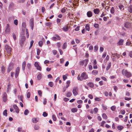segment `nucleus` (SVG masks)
I'll use <instances>...</instances> for the list:
<instances>
[{"instance_id":"dca6fc26","label":"nucleus","mask_w":132,"mask_h":132,"mask_svg":"<svg viewBox=\"0 0 132 132\" xmlns=\"http://www.w3.org/2000/svg\"><path fill=\"white\" fill-rule=\"evenodd\" d=\"M13 107L15 109L16 112L17 113H18L19 111V109L17 106L16 105H13Z\"/></svg>"},{"instance_id":"58836bf2","label":"nucleus","mask_w":132,"mask_h":132,"mask_svg":"<svg viewBox=\"0 0 132 132\" xmlns=\"http://www.w3.org/2000/svg\"><path fill=\"white\" fill-rule=\"evenodd\" d=\"M118 129L120 130H122L123 128V127L121 126H119L117 127Z\"/></svg>"},{"instance_id":"412c9836","label":"nucleus","mask_w":132,"mask_h":132,"mask_svg":"<svg viewBox=\"0 0 132 132\" xmlns=\"http://www.w3.org/2000/svg\"><path fill=\"white\" fill-rule=\"evenodd\" d=\"M25 40V37L24 36H22L20 40L21 43V44Z\"/></svg>"},{"instance_id":"f704fd0d","label":"nucleus","mask_w":132,"mask_h":132,"mask_svg":"<svg viewBox=\"0 0 132 132\" xmlns=\"http://www.w3.org/2000/svg\"><path fill=\"white\" fill-rule=\"evenodd\" d=\"M98 109L97 108H95L94 109V112L96 114L98 112Z\"/></svg>"},{"instance_id":"8fccbe9b","label":"nucleus","mask_w":132,"mask_h":132,"mask_svg":"<svg viewBox=\"0 0 132 132\" xmlns=\"http://www.w3.org/2000/svg\"><path fill=\"white\" fill-rule=\"evenodd\" d=\"M102 106L104 110H106V109H107V107L104 104H102Z\"/></svg>"},{"instance_id":"e433bc0d","label":"nucleus","mask_w":132,"mask_h":132,"mask_svg":"<svg viewBox=\"0 0 132 132\" xmlns=\"http://www.w3.org/2000/svg\"><path fill=\"white\" fill-rule=\"evenodd\" d=\"M111 13H112L113 14L114 13V8L113 7H112L111 10Z\"/></svg>"},{"instance_id":"a19ab883","label":"nucleus","mask_w":132,"mask_h":132,"mask_svg":"<svg viewBox=\"0 0 132 132\" xmlns=\"http://www.w3.org/2000/svg\"><path fill=\"white\" fill-rule=\"evenodd\" d=\"M48 85L51 87H52L53 86V83L52 82H50L49 83Z\"/></svg>"},{"instance_id":"a18cd8bd","label":"nucleus","mask_w":132,"mask_h":132,"mask_svg":"<svg viewBox=\"0 0 132 132\" xmlns=\"http://www.w3.org/2000/svg\"><path fill=\"white\" fill-rule=\"evenodd\" d=\"M34 41L33 40H32L30 43V46L29 47V48L30 49L32 46L33 44L34 43Z\"/></svg>"},{"instance_id":"39448f33","label":"nucleus","mask_w":132,"mask_h":132,"mask_svg":"<svg viewBox=\"0 0 132 132\" xmlns=\"http://www.w3.org/2000/svg\"><path fill=\"white\" fill-rule=\"evenodd\" d=\"M34 19L32 18L30 19L29 21L30 26L31 27V29L33 30L34 27Z\"/></svg>"},{"instance_id":"423d86ee","label":"nucleus","mask_w":132,"mask_h":132,"mask_svg":"<svg viewBox=\"0 0 132 132\" xmlns=\"http://www.w3.org/2000/svg\"><path fill=\"white\" fill-rule=\"evenodd\" d=\"M2 99L3 101L5 102H6L7 101V95L6 93H4Z\"/></svg>"},{"instance_id":"cd10ccee","label":"nucleus","mask_w":132,"mask_h":132,"mask_svg":"<svg viewBox=\"0 0 132 132\" xmlns=\"http://www.w3.org/2000/svg\"><path fill=\"white\" fill-rule=\"evenodd\" d=\"M7 110H5L4 111L3 113V115L5 116H7Z\"/></svg>"},{"instance_id":"6e6552de","label":"nucleus","mask_w":132,"mask_h":132,"mask_svg":"<svg viewBox=\"0 0 132 132\" xmlns=\"http://www.w3.org/2000/svg\"><path fill=\"white\" fill-rule=\"evenodd\" d=\"M10 31V28L9 24H7L5 27V31L6 33H9Z\"/></svg>"},{"instance_id":"72a5a7b5","label":"nucleus","mask_w":132,"mask_h":132,"mask_svg":"<svg viewBox=\"0 0 132 132\" xmlns=\"http://www.w3.org/2000/svg\"><path fill=\"white\" fill-rule=\"evenodd\" d=\"M116 108V107L115 106H113L111 107V110L113 111H115Z\"/></svg>"},{"instance_id":"a211bd4d","label":"nucleus","mask_w":132,"mask_h":132,"mask_svg":"<svg viewBox=\"0 0 132 132\" xmlns=\"http://www.w3.org/2000/svg\"><path fill=\"white\" fill-rule=\"evenodd\" d=\"M62 29L64 31H67L68 29V26L67 25L64 26Z\"/></svg>"},{"instance_id":"c03bdc74","label":"nucleus","mask_w":132,"mask_h":132,"mask_svg":"<svg viewBox=\"0 0 132 132\" xmlns=\"http://www.w3.org/2000/svg\"><path fill=\"white\" fill-rule=\"evenodd\" d=\"M95 100L96 101H101V99L98 97H95Z\"/></svg>"},{"instance_id":"09e8293b","label":"nucleus","mask_w":132,"mask_h":132,"mask_svg":"<svg viewBox=\"0 0 132 132\" xmlns=\"http://www.w3.org/2000/svg\"><path fill=\"white\" fill-rule=\"evenodd\" d=\"M14 23L16 26L18 24V21L17 19L15 20H14Z\"/></svg>"},{"instance_id":"1a4fd4ad","label":"nucleus","mask_w":132,"mask_h":132,"mask_svg":"<svg viewBox=\"0 0 132 132\" xmlns=\"http://www.w3.org/2000/svg\"><path fill=\"white\" fill-rule=\"evenodd\" d=\"M61 39L60 37L57 35H55V36L53 37L52 38V40L55 41L57 40H60Z\"/></svg>"},{"instance_id":"aec40b11","label":"nucleus","mask_w":132,"mask_h":132,"mask_svg":"<svg viewBox=\"0 0 132 132\" xmlns=\"http://www.w3.org/2000/svg\"><path fill=\"white\" fill-rule=\"evenodd\" d=\"M88 85L91 88H93L94 86V84L92 82H89L88 84Z\"/></svg>"},{"instance_id":"bb28decb","label":"nucleus","mask_w":132,"mask_h":132,"mask_svg":"<svg viewBox=\"0 0 132 132\" xmlns=\"http://www.w3.org/2000/svg\"><path fill=\"white\" fill-rule=\"evenodd\" d=\"M1 71L2 72V73L3 74H4L5 72V67L3 66H2L1 67Z\"/></svg>"},{"instance_id":"69168bd1","label":"nucleus","mask_w":132,"mask_h":132,"mask_svg":"<svg viewBox=\"0 0 132 132\" xmlns=\"http://www.w3.org/2000/svg\"><path fill=\"white\" fill-rule=\"evenodd\" d=\"M31 65L30 63H28L27 64V67L28 69H29L31 67Z\"/></svg>"},{"instance_id":"49530a36","label":"nucleus","mask_w":132,"mask_h":132,"mask_svg":"<svg viewBox=\"0 0 132 132\" xmlns=\"http://www.w3.org/2000/svg\"><path fill=\"white\" fill-rule=\"evenodd\" d=\"M41 77L42 76L40 74H39L37 76V78L38 80H40L41 79Z\"/></svg>"},{"instance_id":"13d9d810","label":"nucleus","mask_w":132,"mask_h":132,"mask_svg":"<svg viewBox=\"0 0 132 132\" xmlns=\"http://www.w3.org/2000/svg\"><path fill=\"white\" fill-rule=\"evenodd\" d=\"M30 93L29 92L28 93H27V97L28 98H29L30 97Z\"/></svg>"},{"instance_id":"0e129e2a","label":"nucleus","mask_w":132,"mask_h":132,"mask_svg":"<svg viewBox=\"0 0 132 132\" xmlns=\"http://www.w3.org/2000/svg\"><path fill=\"white\" fill-rule=\"evenodd\" d=\"M88 97L89 98L91 99H92L93 98V95L91 94H89L88 95Z\"/></svg>"},{"instance_id":"e2e57ef3","label":"nucleus","mask_w":132,"mask_h":132,"mask_svg":"<svg viewBox=\"0 0 132 132\" xmlns=\"http://www.w3.org/2000/svg\"><path fill=\"white\" fill-rule=\"evenodd\" d=\"M38 94L40 96H42V92L40 90H38Z\"/></svg>"},{"instance_id":"5fc2aeb1","label":"nucleus","mask_w":132,"mask_h":132,"mask_svg":"<svg viewBox=\"0 0 132 132\" xmlns=\"http://www.w3.org/2000/svg\"><path fill=\"white\" fill-rule=\"evenodd\" d=\"M47 103V99L46 98L44 99L43 101V103L44 104H45Z\"/></svg>"},{"instance_id":"864d4df0","label":"nucleus","mask_w":132,"mask_h":132,"mask_svg":"<svg viewBox=\"0 0 132 132\" xmlns=\"http://www.w3.org/2000/svg\"><path fill=\"white\" fill-rule=\"evenodd\" d=\"M47 114L46 112H44L43 114V116L44 117L47 116Z\"/></svg>"},{"instance_id":"4c0bfd02","label":"nucleus","mask_w":132,"mask_h":132,"mask_svg":"<svg viewBox=\"0 0 132 132\" xmlns=\"http://www.w3.org/2000/svg\"><path fill=\"white\" fill-rule=\"evenodd\" d=\"M52 118L53 120L54 121H56V118L55 115L54 114H53L52 116Z\"/></svg>"},{"instance_id":"9b49d317","label":"nucleus","mask_w":132,"mask_h":132,"mask_svg":"<svg viewBox=\"0 0 132 132\" xmlns=\"http://www.w3.org/2000/svg\"><path fill=\"white\" fill-rule=\"evenodd\" d=\"M130 24L128 22H126L125 23L124 26L125 27L127 28H129L130 27Z\"/></svg>"},{"instance_id":"9d476101","label":"nucleus","mask_w":132,"mask_h":132,"mask_svg":"<svg viewBox=\"0 0 132 132\" xmlns=\"http://www.w3.org/2000/svg\"><path fill=\"white\" fill-rule=\"evenodd\" d=\"M13 68V65L12 64H10L8 68L7 72H9Z\"/></svg>"},{"instance_id":"2f4dec72","label":"nucleus","mask_w":132,"mask_h":132,"mask_svg":"<svg viewBox=\"0 0 132 132\" xmlns=\"http://www.w3.org/2000/svg\"><path fill=\"white\" fill-rule=\"evenodd\" d=\"M32 122L34 123H36L38 121L36 118H33L32 119Z\"/></svg>"},{"instance_id":"774afa93","label":"nucleus","mask_w":132,"mask_h":132,"mask_svg":"<svg viewBox=\"0 0 132 132\" xmlns=\"http://www.w3.org/2000/svg\"><path fill=\"white\" fill-rule=\"evenodd\" d=\"M129 55L130 57H132V51H131L129 52Z\"/></svg>"},{"instance_id":"7ed1b4c3","label":"nucleus","mask_w":132,"mask_h":132,"mask_svg":"<svg viewBox=\"0 0 132 132\" xmlns=\"http://www.w3.org/2000/svg\"><path fill=\"white\" fill-rule=\"evenodd\" d=\"M88 61V59H86L83 61H80L79 62V64L81 65H83L85 64L84 66L86 67Z\"/></svg>"},{"instance_id":"4be33fe9","label":"nucleus","mask_w":132,"mask_h":132,"mask_svg":"<svg viewBox=\"0 0 132 132\" xmlns=\"http://www.w3.org/2000/svg\"><path fill=\"white\" fill-rule=\"evenodd\" d=\"M70 83V80H68L67 81L66 86V88H67L69 86Z\"/></svg>"},{"instance_id":"3c124183","label":"nucleus","mask_w":132,"mask_h":132,"mask_svg":"<svg viewBox=\"0 0 132 132\" xmlns=\"http://www.w3.org/2000/svg\"><path fill=\"white\" fill-rule=\"evenodd\" d=\"M22 26L23 28H25L26 26V23L25 22H23L22 23Z\"/></svg>"},{"instance_id":"2eb2a0df","label":"nucleus","mask_w":132,"mask_h":132,"mask_svg":"<svg viewBox=\"0 0 132 132\" xmlns=\"http://www.w3.org/2000/svg\"><path fill=\"white\" fill-rule=\"evenodd\" d=\"M87 15L88 17H90L92 16V13L91 11H89L87 12Z\"/></svg>"},{"instance_id":"5701e85b","label":"nucleus","mask_w":132,"mask_h":132,"mask_svg":"<svg viewBox=\"0 0 132 132\" xmlns=\"http://www.w3.org/2000/svg\"><path fill=\"white\" fill-rule=\"evenodd\" d=\"M98 71L96 70H93L92 72V74L94 75H96L97 74Z\"/></svg>"},{"instance_id":"680f3d73","label":"nucleus","mask_w":132,"mask_h":132,"mask_svg":"<svg viewBox=\"0 0 132 132\" xmlns=\"http://www.w3.org/2000/svg\"><path fill=\"white\" fill-rule=\"evenodd\" d=\"M52 52H53V54L54 55H56L57 54V51L55 50H53Z\"/></svg>"},{"instance_id":"f3484780","label":"nucleus","mask_w":132,"mask_h":132,"mask_svg":"<svg viewBox=\"0 0 132 132\" xmlns=\"http://www.w3.org/2000/svg\"><path fill=\"white\" fill-rule=\"evenodd\" d=\"M124 42V40L122 39L119 40L118 42V44L119 45H122L123 44V43Z\"/></svg>"},{"instance_id":"0eeeda50","label":"nucleus","mask_w":132,"mask_h":132,"mask_svg":"<svg viewBox=\"0 0 132 132\" xmlns=\"http://www.w3.org/2000/svg\"><path fill=\"white\" fill-rule=\"evenodd\" d=\"M78 88L77 87H75L73 88L72 90V92L74 96H76L78 94Z\"/></svg>"},{"instance_id":"4468645a","label":"nucleus","mask_w":132,"mask_h":132,"mask_svg":"<svg viewBox=\"0 0 132 132\" xmlns=\"http://www.w3.org/2000/svg\"><path fill=\"white\" fill-rule=\"evenodd\" d=\"M93 11L95 14H98L100 12V11L97 8L94 9Z\"/></svg>"},{"instance_id":"c85d7f7f","label":"nucleus","mask_w":132,"mask_h":132,"mask_svg":"<svg viewBox=\"0 0 132 132\" xmlns=\"http://www.w3.org/2000/svg\"><path fill=\"white\" fill-rule=\"evenodd\" d=\"M77 109L76 108H73L71 110V111L72 112L74 113L76 112L77 111Z\"/></svg>"},{"instance_id":"f8f14e48","label":"nucleus","mask_w":132,"mask_h":132,"mask_svg":"<svg viewBox=\"0 0 132 132\" xmlns=\"http://www.w3.org/2000/svg\"><path fill=\"white\" fill-rule=\"evenodd\" d=\"M20 71V68L19 67H18L16 69L15 73V76L16 77L18 76L19 74V72Z\"/></svg>"},{"instance_id":"ddd939ff","label":"nucleus","mask_w":132,"mask_h":132,"mask_svg":"<svg viewBox=\"0 0 132 132\" xmlns=\"http://www.w3.org/2000/svg\"><path fill=\"white\" fill-rule=\"evenodd\" d=\"M112 55H113V57H115V56H116L118 59H119L121 56V57H122V55L120 56V55L118 54L117 53H114V54H112Z\"/></svg>"},{"instance_id":"c756f323","label":"nucleus","mask_w":132,"mask_h":132,"mask_svg":"<svg viewBox=\"0 0 132 132\" xmlns=\"http://www.w3.org/2000/svg\"><path fill=\"white\" fill-rule=\"evenodd\" d=\"M102 117L104 119H106L107 118V116L105 113H103L102 115Z\"/></svg>"},{"instance_id":"7c9ffc66","label":"nucleus","mask_w":132,"mask_h":132,"mask_svg":"<svg viewBox=\"0 0 132 132\" xmlns=\"http://www.w3.org/2000/svg\"><path fill=\"white\" fill-rule=\"evenodd\" d=\"M67 47V43H65L63 44V46H62V48L63 49H64L66 48Z\"/></svg>"},{"instance_id":"ea45409f","label":"nucleus","mask_w":132,"mask_h":132,"mask_svg":"<svg viewBox=\"0 0 132 132\" xmlns=\"http://www.w3.org/2000/svg\"><path fill=\"white\" fill-rule=\"evenodd\" d=\"M34 128L35 130H37L39 128V127L38 125H35L34 126Z\"/></svg>"},{"instance_id":"bf43d9fd","label":"nucleus","mask_w":132,"mask_h":132,"mask_svg":"<svg viewBox=\"0 0 132 132\" xmlns=\"http://www.w3.org/2000/svg\"><path fill=\"white\" fill-rule=\"evenodd\" d=\"M98 49V47L97 46H95L94 47V50L95 51H96Z\"/></svg>"},{"instance_id":"79ce46f5","label":"nucleus","mask_w":132,"mask_h":132,"mask_svg":"<svg viewBox=\"0 0 132 132\" xmlns=\"http://www.w3.org/2000/svg\"><path fill=\"white\" fill-rule=\"evenodd\" d=\"M29 112L28 110L27 109H26L24 112V114L25 115H27Z\"/></svg>"},{"instance_id":"338daca9","label":"nucleus","mask_w":132,"mask_h":132,"mask_svg":"<svg viewBox=\"0 0 132 132\" xmlns=\"http://www.w3.org/2000/svg\"><path fill=\"white\" fill-rule=\"evenodd\" d=\"M77 103L78 104H81L82 103V101L81 100H78L77 101Z\"/></svg>"},{"instance_id":"6e6d98bb","label":"nucleus","mask_w":132,"mask_h":132,"mask_svg":"<svg viewBox=\"0 0 132 132\" xmlns=\"http://www.w3.org/2000/svg\"><path fill=\"white\" fill-rule=\"evenodd\" d=\"M63 78L64 81H65L67 78L65 75H63Z\"/></svg>"},{"instance_id":"c9c22d12","label":"nucleus","mask_w":132,"mask_h":132,"mask_svg":"<svg viewBox=\"0 0 132 132\" xmlns=\"http://www.w3.org/2000/svg\"><path fill=\"white\" fill-rule=\"evenodd\" d=\"M128 10L129 12L130 13L132 12V6H130L128 9Z\"/></svg>"},{"instance_id":"f257e3e1","label":"nucleus","mask_w":132,"mask_h":132,"mask_svg":"<svg viewBox=\"0 0 132 132\" xmlns=\"http://www.w3.org/2000/svg\"><path fill=\"white\" fill-rule=\"evenodd\" d=\"M87 78V75L85 72L82 73L80 76L79 75H78L77 77L78 79L80 81H82Z\"/></svg>"},{"instance_id":"4d7b16f0","label":"nucleus","mask_w":132,"mask_h":132,"mask_svg":"<svg viewBox=\"0 0 132 132\" xmlns=\"http://www.w3.org/2000/svg\"><path fill=\"white\" fill-rule=\"evenodd\" d=\"M88 68L90 70H92L93 69L92 66L91 65H89L88 66Z\"/></svg>"},{"instance_id":"f03ea898","label":"nucleus","mask_w":132,"mask_h":132,"mask_svg":"<svg viewBox=\"0 0 132 132\" xmlns=\"http://www.w3.org/2000/svg\"><path fill=\"white\" fill-rule=\"evenodd\" d=\"M123 75H124L127 78H129L131 76V73L127 71V70H123L121 71Z\"/></svg>"},{"instance_id":"a878e982","label":"nucleus","mask_w":132,"mask_h":132,"mask_svg":"<svg viewBox=\"0 0 132 132\" xmlns=\"http://www.w3.org/2000/svg\"><path fill=\"white\" fill-rule=\"evenodd\" d=\"M111 62H110L109 63L108 65L107 66L106 68V70L107 71L108 70L111 68Z\"/></svg>"},{"instance_id":"473e14b6","label":"nucleus","mask_w":132,"mask_h":132,"mask_svg":"<svg viewBox=\"0 0 132 132\" xmlns=\"http://www.w3.org/2000/svg\"><path fill=\"white\" fill-rule=\"evenodd\" d=\"M86 30L88 31H89L90 28L89 27L88 24H87L85 26Z\"/></svg>"},{"instance_id":"20e7f679","label":"nucleus","mask_w":132,"mask_h":132,"mask_svg":"<svg viewBox=\"0 0 132 132\" xmlns=\"http://www.w3.org/2000/svg\"><path fill=\"white\" fill-rule=\"evenodd\" d=\"M5 49L8 53H10L11 52L12 48L9 46L7 45H5Z\"/></svg>"},{"instance_id":"b1692460","label":"nucleus","mask_w":132,"mask_h":132,"mask_svg":"<svg viewBox=\"0 0 132 132\" xmlns=\"http://www.w3.org/2000/svg\"><path fill=\"white\" fill-rule=\"evenodd\" d=\"M119 7L120 9L121 10H124V8L123 6L121 4H119Z\"/></svg>"},{"instance_id":"603ef678","label":"nucleus","mask_w":132,"mask_h":132,"mask_svg":"<svg viewBox=\"0 0 132 132\" xmlns=\"http://www.w3.org/2000/svg\"><path fill=\"white\" fill-rule=\"evenodd\" d=\"M26 35L27 36V38H28V37H29V34L28 32V29H26Z\"/></svg>"},{"instance_id":"37998d69","label":"nucleus","mask_w":132,"mask_h":132,"mask_svg":"<svg viewBox=\"0 0 132 132\" xmlns=\"http://www.w3.org/2000/svg\"><path fill=\"white\" fill-rule=\"evenodd\" d=\"M43 43L42 41H40L39 42V46L40 47H42L43 44Z\"/></svg>"},{"instance_id":"393cba45","label":"nucleus","mask_w":132,"mask_h":132,"mask_svg":"<svg viewBox=\"0 0 132 132\" xmlns=\"http://www.w3.org/2000/svg\"><path fill=\"white\" fill-rule=\"evenodd\" d=\"M72 94L71 92H68L66 94V96L68 97H69L71 96Z\"/></svg>"},{"instance_id":"de8ad7c7","label":"nucleus","mask_w":132,"mask_h":132,"mask_svg":"<svg viewBox=\"0 0 132 132\" xmlns=\"http://www.w3.org/2000/svg\"><path fill=\"white\" fill-rule=\"evenodd\" d=\"M94 27L96 28H98L99 27V25L98 24L95 23L94 24Z\"/></svg>"},{"instance_id":"052dcab7","label":"nucleus","mask_w":132,"mask_h":132,"mask_svg":"<svg viewBox=\"0 0 132 132\" xmlns=\"http://www.w3.org/2000/svg\"><path fill=\"white\" fill-rule=\"evenodd\" d=\"M40 52V51L39 49H37V54L38 55H39Z\"/></svg>"},{"instance_id":"6ab92c4d","label":"nucleus","mask_w":132,"mask_h":132,"mask_svg":"<svg viewBox=\"0 0 132 132\" xmlns=\"http://www.w3.org/2000/svg\"><path fill=\"white\" fill-rule=\"evenodd\" d=\"M26 65V62L24 61L22 64V69L23 70H24L25 69Z\"/></svg>"}]
</instances>
